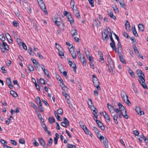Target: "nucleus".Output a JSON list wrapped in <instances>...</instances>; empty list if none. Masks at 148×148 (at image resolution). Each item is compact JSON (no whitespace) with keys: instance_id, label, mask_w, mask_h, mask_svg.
I'll return each instance as SVG.
<instances>
[{"instance_id":"obj_1","label":"nucleus","mask_w":148,"mask_h":148,"mask_svg":"<svg viewBox=\"0 0 148 148\" xmlns=\"http://www.w3.org/2000/svg\"><path fill=\"white\" fill-rule=\"evenodd\" d=\"M137 73L138 74H140L141 75H139V79H138L139 82L141 84L144 88L145 89L147 88V85L145 84V80L144 79V75L143 72L140 70H137Z\"/></svg>"},{"instance_id":"obj_2","label":"nucleus","mask_w":148,"mask_h":148,"mask_svg":"<svg viewBox=\"0 0 148 148\" xmlns=\"http://www.w3.org/2000/svg\"><path fill=\"white\" fill-rule=\"evenodd\" d=\"M121 97L123 101L128 105L131 104V103L128 99V97L125 92L123 91L121 92Z\"/></svg>"},{"instance_id":"obj_3","label":"nucleus","mask_w":148,"mask_h":148,"mask_svg":"<svg viewBox=\"0 0 148 148\" xmlns=\"http://www.w3.org/2000/svg\"><path fill=\"white\" fill-rule=\"evenodd\" d=\"M41 9L46 14L48 13L47 11L46 6L42 0H37Z\"/></svg>"},{"instance_id":"obj_4","label":"nucleus","mask_w":148,"mask_h":148,"mask_svg":"<svg viewBox=\"0 0 148 148\" xmlns=\"http://www.w3.org/2000/svg\"><path fill=\"white\" fill-rule=\"evenodd\" d=\"M69 50L73 58L76 59V55L74 49L73 45H71V47L69 49Z\"/></svg>"},{"instance_id":"obj_5","label":"nucleus","mask_w":148,"mask_h":148,"mask_svg":"<svg viewBox=\"0 0 148 148\" xmlns=\"http://www.w3.org/2000/svg\"><path fill=\"white\" fill-rule=\"evenodd\" d=\"M93 83L97 89L100 90L101 89V88L99 86V82L97 78L93 79Z\"/></svg>"},{"instance_id":"obj_6","label":"nucleus","mask_w":148,"mask_h":148,"mask_svg":"<svg viewBox=\"0 0 148 148\" xmlns=\"http://www.w3.org/2000/svg\"><path fill=\"white\" fill-rule=\"evenodd\" d=\"M69 58L67 59V60L69 61V64L73 68L74 71L76 72L77 67L76 64L75 63H73L72 61L69 60Z\"/></svg>"},{"instance_id":"obj_7","label":"nucleus","mask_w":148,"mask_h":148,"mask_svg":"<svg viewBox=\"0 0 148 148\" xmlns=\"http://www.w3.org/2000/svg\"><path fill=\"white\" fill-rule=\"evenodd\" d=\"M108 108L110 111L111 113H114V109L115 108V107H116V106H113L112 107V105L110 104L109 103L107 104Z\"/></svg>"},{"instance_id":"obj_8","label":"nucleus","mask_w":148,"mask_h":148,"mask_svg":"<svg viewBox=\"0 0 148 148\" xmlns=\"http://www.w3.org/2000/svg\"><path fill=\"white\" fill-rule=\"evenodd\" d=\"M108 33V32L107 30L102 34V38L104 40H107L109 39L108 34H107Z\"/></svg>"},{"instance_id":"obj_9","label":"nucleus","mask_w":148,"mask_h":148,"mask_svg":"<svg viewBox=\"0 0 148 148\" xmlns=\"http://www.w3.org/2000/svg\"><path fill=\"white\" fill-rule=\"evenodd\" d=\"M135 110L137 114L140 115H141L144 114L143 111L141 110L140 108L139 107H136Z\"/></svg>"},{"instance_id":"obj_10","label":"nucleus","mask_w":148,"mask_h":148,"mask_svg":"<svg viewBox=\"0 0 148 148\" xmlns=\"http://www.w3.org/2000/svg\"><path fill=\"white\" fill-rule=\"evenodd\" d=\"M73 11L75 15V16L77 17H80L79 14L77 10V8L76 7L75 8H73Z\"/></svg>"},{"instance_id":"obj_11","label":"nucleus","mask_w":148,"mask_h":148,"mask_svg":"<svg viewBox=\"0 0 148 148\" xmlns=\"http://www.w3.org/2000/svg\"><path fill=\"white\" fill-rule=\"evenodd\" d=\"M36 103L38 106V107H40L42 106V103L41 101L40 97H37L36 98Z\"/></svg>"},{"instance_id":"obj_12","label":"nucleus","mask_w":148,"mask_h":148,"mask_svg":"<svg viewBox=\"0 0 148 148\" xmlns=\"http://www.w3.org/2000/svg\"><path fill=\"white\" fill-rule=\"evenodd\" d=\"M39 140L41 145L43 147H45L46 145V143L42 138H39Z\"/></svg>"},{"instance_id":"obj_13","label":"nucleus","mask_w":148,"mask_h":148,"mask_svg":"<svg viewBox=\"0 0 148 148\" xmlns=\"http://www.w3.org/2000/svg\"><path fill=\"white\" fill-rule=\"evenodd\" d=\"M67 18L68 20L70 22L71 24V25L73 24L74 23L71 14H69Z\"/></svg>"},{"instance_id":"obj_14","label":"nucleus","mask_w":148,"mask_h":148,"mask_svg":"<svg viewBox=\"0 0 148 148\" xmlns=\"http://www.w3.org/2000/svg\"><path fill=\"white\" fill-rule=\"evenodd\" d=\"M107 31L108 32V35H109L111 41L112 42H114V41L112 38V34L110 32V28H108L107 29Z\"/></svg>"},{"instance_id":"obj_15","label":"nucleus","mask_w":148,"mask_h":148,"mask_svg":"<svg viewBox=\"0 0 148 148\" xmlns=\"http://www.w3.org/2000/svg\"><path fill=\"white\" fill-rule=\"evenodd\" d=\"M5 36L6 38L8 40L9 42L10 43H12V41L11 39V37L10 34L8 33H7L5 34Z\"/></svg>"},{"instance_id":"obj_16","label":"nucleus","mask_w":148,"mask_h":148,"mask_svg":"<svg viewBox=\"0 0 148 148\" xmlns=\"http://www.w3.org/2000/svg\"><path fill=\"white\" fill-rule=\"evenodd\" d=\"M104 118L109 121H110V119L108 114L105 111L102 112Z\"/></svg>"},{"instance_id":"obj_17","label":"nucleus","mask_w":148,"mask_h":148,"mask_svg":"<svg viewBox=\"0 0 148 148\" xmlns=\"http://www.w3.org/2000/svg\"><path fill=\"white\" fill-rule=\"evenodd\" d=\"M110 45L113 50H114L115 52H117L116 48L115 46V44L114 42H111L110 43Z\"/></svg>"},{"instance_id":"obj_18","label":"nucleus","mask_w":148,"mask_h":148,"mask_svg":"<svg viewBox=\"0 0 148 148\" xmlns=\"http://www.w3.org/2000/svg\"><path fill=\"white\" fill-rule=\"evenodd\" d=\"M138 28L140 30L141 32H143L144 28L143 25L141 23H139L138 25Z\"/></svg>"},{"instance_id":"obj_19","label":"nucleus","mask_w":148,"mask_h":148,"mask_svg":"<svg viewBox=\"0 0 148 148\" xmlns=\"http://www.w3.org/2000/svg\"><path fill=\"white\" fill-rule=\"evenodd\" d=\"M71 35L73 37H74L75 36L77 35V33L75 29H73L71 30Z\"/></svg>"},{"instance_id":"obj_20","label":"nucleus","mask_w":148,"mask_h":148,"mask_svg":"<svg viewBox=\"0 0 148 148\" xmlns=\"http://www.w3.org/2000/svg\"><path fill=\"white\" fill-rule=\"evenodd\" d=\"M54 113L55 115V116L56 117V118L59 121H62V118L60 117V116H59L58 114L57 113H56V111H54Z\"/></svg>"},{"instance_id":"obj_21","label":"nucleus","mask_w":148,"mask_h":148,"mask_svg":"<svg viewBox=\"0 0 148 148\" xmlns=\"http://www.w3.org/2000/svg\"><path fill=\"white\" fill-rule=\"evenodd\" d=\"M103 143L106 148H108V142L107 139H104V140L103 141Z\"/></svg>"},{"instance_id":"obj_22","label":"nucleus","mask_w":148,"mask_h":148,"mask_svg":"<svg viewBox=\"0 0 148 148\" xmlns=\"http://www.w3.org/2000/svg\"><path fill=\"white\" fill-rule=\"evenodd\" d=\"M3 44L5 49L7 51H8L9 50V47L7 43L6 42H3Z\"/></svg>"},{"instance_id":"obj_23","label":"nucleus","mask_w":148,"mask_h":148,"mask_svg":"<svg viewBox=\"0 0 148 148\" xmlns=\"http://www.w3.org/2000/svg\"><path fill=\"white\" fill-rule=\"evenodd\" d=\"M132 31L134 35L135 36H138V34L137 33V32L136 30L135 27H134L132 28Z\"/></svg>"},{"instance_id":"obj_24","label":"nucleus","mask_w":148,"mask_h":148,"mask_svg":"<svg viewBox=\"0 0 148 148\" xmlns=\"http://www.w3.org/2000/svg\"><path fill=\"white\" fill-rule=\"evenodd\" d=\"M108 14L111 18L114 20L116 19V17L115 16L113 15V13L112 12L110 11Z\"/></svg>"},{"instance_id":"obj_25","label":"nucleus","mask_w":148,"mask_h":148,"mask_svg":"<svg viewBox=\"0 0 148 148\" xmlns=\"http://www.w3.org/2000/svg\"><path fill=\"white\" fill-rule=\"evenodd\" d=\"M53 143V140L52 139L50 138L49 140L48 141V143L47 144V146L48 147L51 146L52 144Z\"/></svg>"},{"instance_id":"obj_26","label":"nucleus","mask_w":148,"mask_h":148,"mask_svg":"<svg viewBox=\"0 0 148 148\" xmlns=\"http://www.w3.org/2000/svg\"><path fill=\"white\" fill-rule=\"evenodd\" d=\"M133 47L134 48V51L135 53L137 54H139V53L138 50L137 49V47H136V46L135 45H134L133 46Z\"/></svg>"},{"instance_id":"obj_27","label":"nucleus","mask_w":148,"mask_h":148,"mask_svg":"<svg viewBox=\"0 0 148 148\" xmlns=\"http://www.w3.org/2000/svg\"><path fill=\"white\" fill-rule=\"evenodd\" d=\"M49 121L50 123L52 124L53 122H55V119L52 117H50L49 119Z\"/></svg>"},{"instance_id":"obj_28","label":"nucleus","mask_w":148,"mask_h":148,"mask_svg":"<svg viewBox=\"0 0 148 148\" xmlns=\"http://www.w3.org/2000/svg\"><path fill=\"white\" fill-rule=\"evenodd\" d=\"M93 130L96 133L97 135H99V132L98 130L95 126L93 127Z\"/></svg>"},{"instance_id":"obj_29","label":"nucleus","mask_w":148,"mask_h":148,"mask_svg":"<svg viewBox=\"0 0 148 148\" xmlns=\"http://www.w3.org/2000/svg\"><path fill=\"white\" fill-rule=\"evenodd\" d=\"M10 94L12 95L13 97H16L17 96V94L14 91L11 90L10 91Z\"/></svg>"},{"instance_id":"obj_30","label":"nucleus","mask_w":148,"mask_h":148,"mask_svg":"<svg viewBox=\"0 0 148 148\" xmlns=\"http://www.w3.org/2000/svg\"><path fill=\"white\" fill-rule=\"evenodd\" d=\"M83 63V65L84 66H86V59L84 58H82L80 60Z\"/></svg>"},{"instance_id":"obj_31","label":"nucleus","mask_w":148,"mask_h":148,"mask_svg":"<svg viewBox=\"0 0 148 148\" xmlns=\"http://www.w3.org/2000/svg\"><path fill=\"white\" fill-rule=\"evenodd\" d=\"M88 104L90 106H93L92 104V102L91 100L90 99H88Z\"/></svg>"},{"instance_id":"obj_32","label":"nucleus","mask_w":148,"mask_h":148,"mask_svg":"<svg viewBox=\"0 0 148 148\" xmlns=\"http://www.w3.org/2000/svg\"><path fill=\"white\" fill-rule=\"evenodd\" d=\"M0 141L4 145V146L5 145H7V142L4 140L3 139H1L0 140Z\"/></svg>"},{"instance_id":"obj_33","label":"nucleus","mask_w":148,"mask_h":148,"mask_svg":"<svg viewBox=\"0 0 148 148\" xmlns=\"http://www.w3.org/2000/svg\"><path fill=\"white\" fill-rule=\"evenodd\" d=\"M13 25L15 27L18 26L19 25V24L16 21H14L12 22Z\"/></svg>"},{"instance_id":"obj_34","label":"nucleus","mask_w":148,"mask_h":148,"mask_svg":"<svg viewBox=\"0 0 148 148\" xmlns=\"http://www.w3.org/2000/svg\"><path fill=\"white\" fill-rule=\"evenodd\" d=\"M0 40H1L2 41H4L5 40V38L4 36L2 34L0 35Z\"/></svg>"},{"instance_id":"obj_35","label":"nucleus","mask_w":148,"mask_h":148,"mask_svg":"<svg viewBox=\"0 0 148 148\" xmlns=\"http://www.w3.org/2000/svg\"><path fill=\"white\" fill-rule=\"evenodd\" d=\"M122 114L125 118L126 119L128 118L129 117L127 115V111H126V112H124V113H122Z\"/></svg>"},{"instance_id":"obj_36","label":"nucleus","mask_w":148,"mask_h":148,"mask_svg":"<svg viewBox=\"0 0 148 148\" xmlns=\"http://www.w3.org/2000/svg\"><path fill=\"white\" fill-rule=\"evenodd\" d=\"M117 119L118 117L117 116H116V114H114L113 116V119L114 121H115V123L116 124H118V123Z\"/></svg>"},{"instance_id":"obj_37","label":"nucleus","mask_w":148,"mask_h":148,"mask_svg":"<svg viewBox=\"0 0 148 148\" xmlns=\"http://www.w3.org/2000/svg\"><path fill=\"white\" fill-rule=\"evenodd\" d=\"M60 85L62 87V89L64 90H66V86L63 83H60Z\"/></svg>"},{"instance_id":"obj_38","label":"nucleus","mask_w":148,"mask_h":148,"mask_svg":"<svg viewBox=\"0 0 148 148\" xmlns=\"http://www.w3.org/2000/svg\"><path fill=\"white\" fill-rule=\"evenodd\" d=\"M38 117L40 120L42 122H44V119L42 118V117L40 114H38Z\"/></svg>"},{"instance_id":"obj_39","label":"nucleus","mask_w":148,"mask_h":148,"mask_svg":"<svg viewBox=\"0 0 148 148\" xmlns=\"http://www.w3.org/2000/svg\"><path fill=\"white\" fill-rule=\"evenodd\" d=\"M121 113H124V112H126V110L124 106L122 107V108L120 109Z\"/></svg>"},{"instance_id":"obj_40","label":"nucleus","mask_w":148,"mask_h":148,"mask_svg":"<svg viewBox=\"0 0 148 148\" xmlns=\"http://www.w3.org/2000/svg\"><path fill=\"white\" fill-rule=\"evenodd\" d=\"M97 136L100 140H103V141L104 139H106V138H104L103 136L100 135V136H99V135H97Z\"/></svg>"},{"instance_id":"obj_41","label":"nucleus","mask_w":148,"mask_h":148,"mask_svg":"<svg viewBox=\"0 0 148 148\" xmlns=\"http://www.w3.org/2000/svg\"><path fill=\"white\" fill-rule=\"evenodd\" d=\"M19 142L22 144H23L25 143V140L23 138H21L19 139Z\"/></svg>"},{"instance_id":"obj_42","label":"nucleus","mask_w":148,"mask_h":148,"mask_svg":"<svg viewBox=\"0 0 148 148\" xmlns=\"http://www.w3.org/2000/svg\"><path fill=\"white\" fill-rule=\"evenodd\" d=\"M66 101L67 103L69 105V106L70 107L71 105V101L69 99V98H68L66 99Z\"/></svg>"},{"instance_id":"obj_43","label":"nucleus","mask_w":148,"mask_h":148,"mask_svg":"<svg viewBox=\"0 0 148 148\" xmlns=\"http://www.w3.org/2000/svg\"><path fill=\"white\" fill-rule=\"evenodd\" d=\"M34 66L36 69H38L40 67V65L38 62L34 64Z\"/></svg>"},{"instance_id":"obj_44","label":"nucleus","mask_w":148,"mask_h":148,"mask_svg":"<svg viewBox=\"0 0 148 148\" xmlns=\"http://www.w3.org/2000/svg\"><path fill=\"white\" fill-rule=\"evenodd\" d=\"M84 131L86 134L90 136H91V135H92L91 132L88 130L87 128L86 129V130H85Z\"/></svg>"},{"instance_id":"obj_45","label":"nucleus","mask_w":148,"mask_h":148,"mask_svg":"<svg viewBox=\"0 0 148 148\" xmlns=\"http://www.w3.org/2000/svg\"><path fill=\"white\" fill-rule=\"evenodd\" d=\"M6 81L8 85L11 83V79L10 78H7Z\"/></svg>"},{"instance_id":"obj_46","label":"nucleus","mask_w":148,"mask_h":148,"mask_svg":"<svg viewBox=\"0 0 148 148\" xmlns=\"http://www.w3.org/2000/svg\"><path fill=\"white\" fill-rule=\"evenodd\" d=\"M89 60L90 62L91 63H92L93 62V58L92 57L90 56L87 57Z\"/></svg>"},{"instance_id":"obj_47","label":"nucleus","mask_w":148,"mask_h":148,"mask_svg":"<svg viewBox=\"0 0 148 148\" xmlns=\"http://www.w3.org/2000/svg\"><path fill=\"white\" fill-rule=\"evenodd\" d=\"M62 93L63 95L65 97L66 99L68 98H69V95L67 93L62 92Z\"/></svg>"},{"instance_id":"obj_48","label":"nucleus","mask_w":148,"mask_h":148,"mask_svg":"<svg viewBox=\"0 0 148 148\" xmlns=\"http://www.w3.org/2000/svg\"><path fill=\"white\" fill-rule=\"evenodd\" d=\"M84 51L87 57L90 56V53L88 50L85 49Z\"/></svg>"},{"instance_id":"obj_49","label":"nucleus","mask_w":148,"mask_h":148,"mask_svg":"<svg viewBox=\"0 0 148 148\" xmlns=\"http://www.w3.org/2000/svg\"><path fill=\"white\" fill-rule=\"evenodd\" d=\"M89 2L90 3V4L91 6L92 7H93L94 6V0H88Z\"/></svg>"},{"instance_id":"obj_50","label":"nucleus","mask_w":148,"mask_h":148,"mask_svg":"<svg viewBox=\"0 0 148 148\" xmlns=\"http://www.w3.org/2000/svg\"><path fill=\"white\" fill-rule=\"evenodd\" d=\"M28 68L30 71H33L34 68L31 65H29L28 66Z\"/></svg>"},{"instance_id":"obj_51","label":"nucleus","mask_w":148,"mask_h":148,"mask_svg":"<svg viewBox=\"0 0 148 148\" xmlns=\"http://www.w3.org/2000/svg\"><path fill=\"white\" fill-rule=\"evenodd\" d=\"M57 112L58 114H62L63 113V110L62 109L60 108L58 110Z\"/></svg>"},{"instance_id":"obj_52","label":"nucleus","mask_w":148,"mask_h":148,"mask_svg":"<svg viewBox=\"0 0 148 148\" xmlns=\"http://www.w3.org/2000/svg\"><path fill=\"white\" fill-rule=\"evenodd\" d=\"M120 59V61L124 63H125V61L124 59H123V57L122 56H119Z\"/></svg>"},{"instance_id":"obj_53","label":"nucleus","mask_w":148,"mask_h":148,"mask_svg":"<svg viewBox=\"0 0 148 148\" xmlns=\"http://www.w3.org/2000/svg\"><path fill=\"white\" fill-rule=\"evenodd\" d=\"M61 125L63 127H66V126L69 125V124H67L64 123V122H62L61 123Z\"/></svg>"},{"instance_id":"obj_54","label":"nucleus","mask_w":148,"mask_h":148,"mask_svg":"<svg viewBox=\"0 0 148 148\" xmlns=\"http://www.w3.org/2000/svg\"><path fill=\"white\" fill-rule=\"evenodd\" d=\"M125 25L126 29L127 27L129 28L130 27L129 23L127 21H126L125 22Z\"/></svg>"},{"instance_id":"obj_55","label":"nucleus","mask_w":148,"mask_h":148,"mask_svg":"<svg viewBox=\"0 0 148 148\" xmlns=\"http://www.w3.org/2000/svg\"><path fill=\"white\" fill-rule=\"evenodd\" d=\"M44 72L45 74L48 77H49V73L48 72V71H47V70L45 69L44 70V71H43Z\"/></svg>"},{"instance_id":"obj_56","label":"nucleus","mask_w":148,"mask_h":148,"mask_svg":"<svg viewBox=\"0 0 148 148\" xmlns=\"http://www.w3.org/2000/svg\"><path fill=\"white\" fill-rule=\"evenodd\" d=\"M99 61L101 63H104V58H103V56H101L100 57V58H99Z\"/></svg>"},{"instance_id":"obj_57","label":"nucleus","mask_w":148,"mask_h":148,"mask_svg":"<svg viewBox=\"0 0 148 148\" xmlns=\"http://www.w3.org/2000/svg\"><path fill=\"white\" fill-rule=\"evenodd\" d=\"M134 134L136 136H138L139 133L138 131L137 130H134L133 132Z\"/></svg>"},{"instance_id":"obj_58","label":"nucleus","mask_w":148,"mask_h":148,"mask_svg":"<svg viewBox=\"0 0 148 148\" xmlns=\"http://www.w3.org/2000/svg\"><path fill=\"white\" fill-rule=\"evenodd\" d=\"M113 8L114 10L116 12H118V8L115 5H114L113 6Z\"/></svg>"},{"instance_id":"obj_59","label":"nucleus","mask_w":148,"mask_h":148,"mask_svg":"<svg viewBox=\"0 0 148 148\" xmlns=\"http://www.w3.org/2000/svg\"><path fill=\"white\" fill-rule=\"evenodd\" d=\"M59 54L60 56L62 58V56H64V53L61 51H59Z\"/></svg>"},{"instance_id":"obj_60","label":"nucleus","mask_w":148,"mask_h":148,"mask_svg":"<svg viewBox=\"0 0 148 148\" xmlns=\"http://www.w3.org/2000/svg\"><path fill=\"white\" fill-rule=\"evenodd\" d=\"M67 148H75L76 147L74 145L69 144L67 146Z\"/></svg>"},{"instance_id":"obj_61","label":"nucleus","mask_w":148,"mask_h":148,"mask_svg":"<svg viewBox=\"0 0 148 148\" xmlns=\"http://www.w3.org/2000/svg\"><path fill=\"white\" fill-rule=\"evenodd\" d=\"M63 120L64 123H66L67 124H69V121L66 118L64 117L63 119Z\"/></svg>"},{"instance_id":"obj_62","label":"nucleus","mask_w":148,"mask_h":148,"mask_svg":"<svg viewBox=\"0 0 148 148\" xmlns=\"http://www.w3.org/2000/svg\"><path fill=\"white\" fill-rule=\"evenodd\" d=\"M118 49L119 53H121L122 52L123 49L122 47L118 48Z\"/></svg>"},{"instance_id":"obj_63","label":"nucleus","mask_w":148,"mask_h":148,"mask_svg":"<svg viewBox=\"0 0 148 148\" xmlns=\"http://www.w3.org/2000/svg\"><path fill=\"white\" fill-rule=\"evenodd\" d=\"M10 141L12 142L11 144L12 145L14 146H16V143L14 140H11Z\"/></svg>"},{"instance_id":"obj_64","label":"nucleus","mask_w":148,"mask_h":148,"mask_svg":"<svg viewBox=\"0 0 148 148\" xmlns=\"http://www.w3.org/2000/svg\"><path fill=\"white\" fill-rule=\"evenodd\" d=\"M54 23L56 25L58 26L60 25L61 24V22L60 21H57V20H55Z\"/></svg>"}]
</instances>
